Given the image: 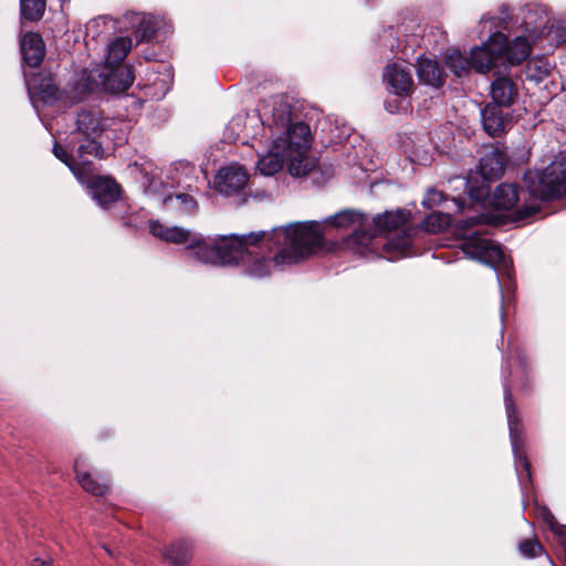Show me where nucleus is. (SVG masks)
I'll return each mask as SVG.
<instances>
[{
    "mask_svg": "<svg viewBox=\"0 0 566 566\" xmlns=\"http://www.w3.org/2000/svg\"><path fill=\"white\" fill-rule=\"evenodd\" d=\"M417 74L420 82L433 87H440L444 82L443 71L438 62L428 57L418 59Z\"/></svg>",
    "mask_w": 566,
    "mask_h": 566,
    "instance_id": "b1692460",
    "label": "nucleus"
},
{
    "mask_svg": "<svg viewBox=\"0 0 566 566\" xmlns=\"http://www.w3.org/2000/svg\"><path fill=\"white\" fill-rule=\"evenodd\" d=\"M88 156L98 159L104 156V149L96 137H86V140L77 147V159H88Z\"/></svg>",
    "mask_w": 566,
    "mask_h": 566,
    "instance_id": "c9c22d12",
    "label": "nucleus"
},
{
    "mask_svg": "<svg viewBox=\"0 0 566 566\" xmlns=\"http://www.w3.org/2000/svg\"><path fill=\"white\" fill-rule=\"evenodd\" d=\"M446 64L458 77L467 75L471 67V61L459 50H451L447 53Z\"/></svg>",
    "mask_w": 566,
    "mask_h": 566,
    "instance_id": "7c9ffc66",
    "label": "nucleus"
},
{
    "mask_svg": "<svg viewBox=\"0 0 566 566\" xmlns=\"http://www.w3.org/2000/svg\"><path fill=\"white\" fill-rule=\"evenodd\" d=\"M495 179V150L481 157L478 167L467 178L469 197L483 208L495 206V195L491 193V185Z\"/></svg>",
    "mask_w": 566,
    "mask_h": 566,
    "instance_id": "423d86ee",
    "label": "nucleus"
},
{
    "mask_svg": "<svg viewBox=\"0 0 566 566\" xmlns=\"http://www.w3.org/2000/svg\"><path fill=\"white\" fill-rule=\"evenodd\" d=\"M248 180L249 176L241 166L230 165L218 171L214 178V187L223 196H233L245 188Z\"/></svg>",
    "mask_w": 566,
    "mask_h": 566,
    "instance_id": "4468645a",
    "label": "nucleus"
},
{
    "mask_svg": "<svg viewBox=\"0 0 566 566\" xmlns=\"http://www.w3.org/2000/svg\"><path fill=\"white\" fill-rule=\"evenodd\" d=\"M149 230L153 233V235L160 238L161 240H165L167 242L172 243H191V239L193 235L190 231L179 228V227H171L167 228L164 227L159 221H149Z\"/></svg>",
    "mask_w": 566,
    "mask_h": 566,
    "instance_id": "393cba45",
    "label": "nucleus"
},
{
    "mask_svg": "<svg viewBox=\"0 0 566 566\" xmlns=\"http://www.w3.org/2000/svg\"><path fill=\"white\" fill-rule=\"evenodd\" d=\"M135 77L133 71L128 66H112L109 72L105 75L103 85L105 90L118 94L127 91Z\"/></svg>",
    "mask_w": 566,
    "mask_h": 566,
    "instance_id": "412c9836",
    "label": "nucleus"
},
{
    "mask_svg": "<svg viewBox=\"0 0 566 566\" xmlns=\"http://www.w3.org/2000/svg\"><path fill=\"white\" fill-rule=\"evenodd\" d=\"M323 229L318 221H305L274 228L270 233L259 232L239 237L240 256L231 265H241L251 277L270 274L271 262L277 268L296 264L323 244Z\"/></svg>",
    "mask_w": 566,
    "mask_h": 566,
    "instance_id": "f257e3e1",
    "label": "nucleus"
},
{
    "mask_svg": "<svg viewBox=\"0 0 566 566\" xmlns=\"http://www.w3.org/2000/svg\"><path fill=\"white\" fill-rule=\"evenodd\" d=\"M190 545L180 541L170 545L165 553V557L174 566H186L190 560Z\"/></svg>",
    "mask_w": 566,
    "mask_h": 566,
    "instance_id": "c756f323",
    "label": "nucleus"
},
{
    "mask_svg": "<svg viewBox=\"0 0 566 566\" xmlns=\"http://www.w3.org/2000/svg\"><path fill=\"white\" fill-rule=\"evenodd\" d=\"M534 43L525 34L509 40L497 31V65L502 64L506 69L522 64L531 55Z\"/></svg>",
    "mask_w": 566,
    "mask_h": 566,
    "instance_id": "9d476101",
    "label": "nucleus"
},
{
    "mask_svg": "<svg viewBox=\"0 0 566 566\" xmlns=\"http://www.w3.org/2000/svg\"><path fill=\"white\" fill-rule=\"evenodd\" d=\"M504 405L507 417L510 439L514 454V463L521 481L531 480V464L524 450V437L522 422L516 413V408L511 392L504 390Z\"/></svg>",
    "mask_w": 566,
    "mask_h": 566,
    "instance_id": "6e6552de",
    "label": "nucleus"
},
{
    "mask_svg": "<svg viewBox=\"0 0 566 566\" xmlns=\"http://www.w3.org/2000/svg\"><path fill=\"white\" fill-rule=\"evenodd\" d=\"M132 49V40L127 36H118L107 46L105 63L109 67L120 63Z\"/></svg>",
    "mask_w": 566,
    "mask_h": 566,
    "instance_id": "a878e982",
    "label": "nucleus"
},
{
    "mask_svg": "<svg viewBox=\"0 0 566 566\" xmlns=\"http://www.w3.org/2000/svg\"><path fill=\"white\" fill-rule=\"evenodd\" d=\"M494 41L495 33H491L486 44L472 49L470 61L471 66L474 67L476 72L485 73L495 65Z\"/></svg>",
    "mask_w": 566,
    "mask_h": 566,
    "instance_id": "4be33fe9",
    "label": "nucleus"
},
{
    "mask_svg": "<svg viewBox=\"0 0 566 566\" xmlns=\"http://www.w3.org/2000/svg\"><path fill=\"white\" fill-rule=\"evenodd\" d=\"M308 147L310 145L305 149H302V151L298 155L294 153L293 156L285 159L290 160L287 169L292 176L304 177L314 169L315 161L310 157L305 156V153L308 149Z\"/></svg>",
    "mask_w": 566,
    "mask_h": 566,
    "instance_id": "bb28decb",
    "label": "nucleus"
},
{
    "mask_svg": "<svg viewBox=\"0 0 566 566\" xmlns=\"http://www.w3.org/2000/svg\"><path fill=\"white\" fill-rule=\"evenodd\" d=\"M69 168L73 172L75 178L81 184H86L88 188H91V182L93 181V179L98 177L93 175L92 163L90 159L76 158V161L72 164Z\"/></svg>",
    "mask_w": 566,
    "mask_h": 566,
    "instance_id": "f704fd0d",
    "label": "nucleus"
},
{
    "mask_svg": "<svg viewBox=\"0 0 566 566\" xmlns=\"http://www.w3.org/2000/svg\"><path fill=\"white\" fill-rule=\"evenodd\" d=\"M106 20L107 18L106 17H98L96 19H93L88 25H87V29H92V28H97L99 27L101 24H105L106 23Z\"/></svg>",
    "mask_w": 566,
    "mask_h": 566,
    "instance_id": "c03bdc74",
    "label": "nucleus"
},
{
    "mask_svg": "<svg viewBox=\"0 0 566 566\" xmlns=\"http://www.w3.org/2000/svg\"><path fill=\"white\" fill-rule=\"evenodd\" d=\"M518 191L515 185L497 186V227L517 223L539 211L538 206L517 207Z\"/></svg>",
    "mask_w": 566,
    "mask_h": 566,
    "instance_id": "1a4fd4ad",
    "label": "nucleus"
},
{
    "mask_svg": "<svg viewBox=\"0 0 566 566\" xmlns=\"http://www.w3.org/2000/svg\"><path fill=\"white\" fill-rule=\"evenodd\" d=\"M452 221L450 213L432 212L422 221V228L427 232L437 233L446 230Z\"/></svg>",
    "mask_w": 566,
    "mask_h": 566,
    "instance_id": "473e14b6",
    "label": "nucleus"
},
{
    "mask_svg": "<svg viewBox=\"0 0 566 566\" xmlns=\"http://www.w3.org/2000/svg\"><path fill=\"white\" fill-rule=\"evenodd\" d=\"M185 256L190 262L231 265L240 256V240L238 235H231L208 242L201 235L196 234L185 249Z\"/></svg>",
    "mask_w": 566,
    "mask_h": 566,
    "instance_id": "20e7f679",
    "label": "nucleus"
},
{
    "mask_svg": "<svg viewBox=\"0 0 566 566\" xmlns=\"http://www.w3.org/2000/svg\"><path fill=\"white\" fill-rule=\"evenodd\" d=\"M111 122L98 109H82L76 117V129L85 137H98L109 127Z\"/></svg>",
    "mask_w": 566,
    "mask_h": 566,
    "instance_id": "dca6fc26",
    "label": "nucleus"
},
{
    "mask_svg": "<svg viewBox=\"0 0 566 566\" xmlns=\"http://www.w3.org/2000/svg\"><path fill=\"white\" fill-rule=\"evenodd\" d=\"M552 65L544 56L531 59L526 65V77L535 83H541L551 74Z\"/></svg>",
    "mask_w": 566,
    "mask_h": 566,
    "instance_id": "c85d7f7f",
    "label": "nucleus"
},
{
    "mask_svg": "<svg viewBox=\"0 0 566 566\" xmlns=\"http://www.w3.org/2000/svg\"><path fill=\"white\" fill-rule=\"evenodd\" d=\"M454 202L458 205V209L461 210L463 205L461 199H454Z\"/></svg>",
    "mask_w": 566,
    "mask_h": 566,
    "instance_id": "a18cd8bd",
    "label": "nucleus"
},
{
    "mask_svg": "<svg viewBox=\"0 0 566 566\" xmlns=\"http://www.w3.org/2000/svg\"><path fill=\"white\" fill-rule=\"evenodd\" d=\"M45 11V0H20L21 17L29 21H39Z\"/></svg>",
    "mask_w": 566,
    "mask_h": 566,
    "instance_id": "72a5a7b5",
    "label": "nucleus"
},
{
    "mask_svg": "<svg viewBox=\"0 0 566 566\" xmlns=\"http://www.w3.org/2000/svg\"><path fill=\"white\" fill-rule=\"evenodd\" d=\"M517 20L511 14V10L506 4H502L497 11V29L507 30L516 25Z\"/></svg>",
    "mask_w": 566,
    "mask_h": 566,
    "instance_id": "4c0bfd02",
    "label": "nucleus"
},
{
    "mask_svg": "<svg viewBox=\"0 0 566 566\" xmlns=\"http://www.w3.org/2000/svg\"><path fill=\"white\" fill-rule=\"evenodd\" d=\"M42 98L44 102H51L56 97V88L54 85H46V88L42 92Z\"/></svg>",
    "mask_w": 566,
    "mask_h": 566,
    "instance_id": "37998d69",
    "label": "nucleus"
},
{
    "mask_svg": "<svg viewBox=\"0 0 566 566\" xmlns=\"http://www.w3.org/2000/svg\"><path fill=\"white\" fill-rule=\"evenodd\" d=\"M156 32V24L150 17H144L139 22L137 33L142 41L150 39Z\"/></svg>",
    "mask_w": 566,
    "mask_h": 566,
    "instance_id": "58836bf2",
    "label": "nucleus"
},
{
    "mask_svg": "<svg viewBox=\"0 0 566 566\" xmlns=\"http://www.w3.org/2000/svg\"><path fill=\"white\" fill-rule=\"evenodd\" d=\"M53 154L54 156L64 163L67 167L76 161V158L70 155L59 143H54L53 145Z\"/></svg>",
    "mask_w": 566,
    "mask_h": 566,
    "instance_id": "a19ab883",
    "label": "nucleus"
},
{
    "mask_svg": "<svg viewBox=\"0 0 566 566\" xmlns=\"http://www.w3.org/2000/svg\"><path fill=\"white\" fill-rule=\"evenodd\" d=\"M521 555L527 558H534L544 553L543 546L536 539H524L518 545Z\"/></svg>",
    "mask_w": 566,
    "mask_h": 566,
    "instance_id": "e433bc0d",
    "label": "nucleus"
},
{
    "mask_svg": "<svg viewBox=\"0 0 566 566\" xmlns=\"http://www.w3.org/2000/svg\"><path fill=\"white\" fill-rule=\"evenodd\" d=\"M530 193L543 201L566 196V161L556 159L535 174L527 185Z\"/></svg>",
    "mask_w": 566,
    "mask_h": 566,
    "instance_id": "39448f33",
    "label": "nucleus"
},
{
    "mask_svg": "<svg viewBox=\"0 0 566 566\" xmlns=\"http://www.w3.org/2000/svg\"><path fill=\"white\" fill-rule=\"evenodd\" d=\"M473 223H474V220H473V219L465 221V226L468 224V226H470V227H471V226H473Z\"/></svg>",
    "mask_w": 566,
    "mask_h": 566,
    "instance_id": "49530a36",
    "label": "nucleus"
},
{
    "mask_svg": "<svg viewBox=\"0 0 566 566\" xmlns=\"http://www.w3.org/2000/svg\"><path fill=\"white\" fill-rule=\"evenodd\" d=\"M464 254L495 269V244L483 231L472 232L463 243Z\"/></svg>",
    "mask_w": 566,
    "mask_h": 566,
    "instance_id": "ddd939ff",
    "label": "nucleus"
},
{
    "mask_svg": "<svg viewBox=\"0 0 566 566\" xmlns=\"http://www.w3.org/2000/svg\"><path fill=\"white\" fill-rule=\"evenodd\" d=\"M517 97L516 84L509 77L497 75V134L517 120L520 114L512 108Z\"/></svg>",
    "mask_w": 566,
    "mask_h": 566,
    "instance_id": "9b49d317",
    "label": "nucleus"
},
{
    "mask_svg": "<svg viewBox=\"0 0 566 566\" xmlns=\"http://www.w3.org/2000/svg\"><path fill=\"white\" fill-rule=\"evenodd\" d=\"M384 81L387 84L388 90L398 96L409 95L413 87V80L410 70L397 63L386 66Z\"/></svg>",
    "mask_w": 566,
    "mask_h": 566,
    "instance_id": "2eb2a0df",
    "label": "nucleus"
},
{
    "mask_svg": "<svg viewBox=\"0 0 566 566\" xmlns=\"http://www.w3.org/2000/svg\"><path fill=\"white\" fill-rule=\"evenodd\" d=\"M410 217L411 212L401 208L392 211H385L384 213H378L374 217V229L369 231L371 240L375 235L402 229L401 235H397L382 244L384 252L389 259L405 256L409 253L412 244L411 234L415 231L412 228L407 227ZM373 244L374 243L371 242V245Z\"/></svg>",
    "mask_w": 566,
    "mask_h": 566,
    "instance_id": "7ed1b4c3",
    "label": "nucleus"
},
{
    "mask_svg": "<svg viewBox=\"0 0 566 566\" xmlns=\"http://www.w3.org/2000/svg\"><path fill=\"white\" fill-rule=\"evenodd\" d=\"M292 111L287 103H274L272 118L269 123L271 145L264 155L259 156L258 169L263 176L279 172L286 158L297 155L308 146V125L291 120Z\"/></svg>",
    "mask_w": 566,
    "mask_h": 566,
    "instance_id": "f03ea898",
    "label": "nucleus"
},
{
    "mask_svg": "<svg viewBox=\"0 0 566 566\" xmlns=\"http://www.w3.org/2000/svg\"><path fill=\"white\" fill-rule=\"evenodd\" d=\"M497 282L502 286L503 298L509 300V294L514 291L512 260L505 254L502 245L497 243Z\"/></svg>",
    "mask_w": 566,
    "mask_h": 566,
    "instance_id": "5701e85b",
    "label": "nucleus"
},
{
    "mask_svg": "<svg viewBox=\"0 0 566 566\" xmlns=\"http://www.w3.org/2000/svg\"><path fill=\"white\" fill-rule=\"evenodd\" d=\"M497 170L500 168H505L511 163V156L507 154V148H500L497 146Z\"/></svg>",
    "mask_w": 566,
    "mask_h": 566,
    "instance_id": "79ce46f5",
    "label": "nucleus"
},
{
    "mask_svg": "<svg viewBox=\"0 0 566 566\" xmlns=\"http://www.w3.org/2000/svg\"><path fill=\"white\" fill-rule=\"evenodd\" d=\"M21 52L29 66H39L45 55V46L41 35L34 32L27 33L21 40Z\"/></svg>",
    "mask_w": 566,
    "mask_h": 566,
    "instance_id": "aec40b11",
    "label": "nucleus"
},
{
    "mask_svg": "<svg viewBox=\"0 0 566 566\" xmlns=\"http://www.w3.org/2000/svg\"><path fill=\"white\" fill-rule=\"evenodd\" d=\"M367 222V216L355 210L340 211L326 220V223L334 228L352 230L353 233L346 241L347 247L360 254L373 250L370 247L371 234L369 231H365Z\"/></svg>",
    "mask_w": 566,
    "mask_h": 566,
    "instance_id": "0eeeda50",
    "label": "nucleus"
},
{
    "mask_svg": "<svg viewBox=\"0 0 566 566\" xmlns=\"http://www.w3.org/2000/svg\"><path fill=\"white\" fill-rule=\"evenodd\" d=\"M522 23L525 35L536 42L545 35L549 29V13L545 6L541 3H527L521 9Z\"/></svg>",
    "mask_w": 566,
    "mask_h": 566,
    "instance_id": "f8f14e48",
    "label": "nucleus"
},
{
    "mask_svg": "<svg viewBox=\"0 0 566 566\" xmlns=\"http://www.w3.org/2000/svg\"><path fill=\"white\" fill-rule=\"evenodd\" d=\"M164 205L168 209H176L182 214H191L198 210L197 200L188 193L168 196L164 199Z\"/></svg>",
    "mask_w": 566,
    "mask_h": 566,
    "instance_id": "cd10ccee",
    "label": "nucleus"
},
{
    "mask_svg": "<svg viewBox=\"0 0 566 566\" xmlns=\"http://www.w3.org/2000/svg\"><path fill=\"white\" fill-rule=\"evenodd\" d=\"M402 146L412 163L426 166L432 161L434 145L428 135L410 136L402 142Z\"/></svg>",
    "mask_w": 566,
    "mask_h": 566,
    "instance_id": "f3484780",
    "label": "nucleus"
},
{
    "mask_svg": "<svg viewBox=\"0 0 566 566\" xmlns=\"http://www.w3.org/2000/svg\"><path fill=\"white\" fill-rule=\"evenodd\" d=\"M90 189L94 200L103 208L117 201L120 197L119 185L108 177L94 178Z\"/></svg>",
    "mask_w": 566,
    "mask_h": 566,
    "instance_id": "6ab92c4d",
    "label": "nucleus"
},
{
    "mask_svg": "<svg viewBox=\"0 0 566 566\" xmlns=\"http://www.w3.org/2000/svg\"><path fill=\"white\" fill-rule=\"evenodd\" d=\"M444 200L443 192L431 188L428 189L427 193L423 197L422 206L427 209H432L434 207H438L442 201Z\"/></svg>",
    "mask_w": 566,
    "mask_h": 566,
    "instance_id": "ea45409f",
    "label": "nucleus"
},
{
    "mask_svg": "<svg viewBox=\"0 0 566 566\" xmlns=\"http://www.w3.org/2000/svg\"><path fill=\"white\" fill-rule=\"evenodd\" d=\"M74 470L77 482L84 491L95 496H102L108 491V479L105 476L95 478L86 471V464L83 459H76Z\"/></svg>",
    "mask_w": 566,
    "mask_h": 566,
    "instance_id": "a211bd4d",
    "label": "nucleus"
},
{
    "mask_svg": "<svg viewBox=\"0 0 566 566\" xmlns=\"http://www.w3.org/2000/svg\"><path fill=\"white\" fill-rule=\"evenodd\" d=\"M490 93L492 95V102L488 103L483 109H481V120L483 129L489 136H495V81L490 83Z\"/></svg>",
    "mask_w": 566,
    "mask_h": 566,
    "instance_id": "2f4dec72",
    "label": "nucleus"
}]
</instances>
